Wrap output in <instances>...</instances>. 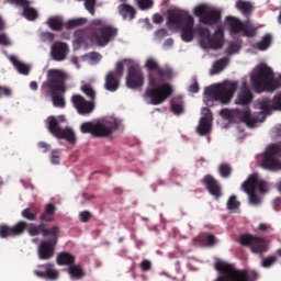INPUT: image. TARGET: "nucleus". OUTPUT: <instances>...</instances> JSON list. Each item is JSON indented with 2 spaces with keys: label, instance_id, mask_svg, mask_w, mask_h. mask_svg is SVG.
<instances>
[{
  "label": "nucleus",
  "instance_id": "53",
  "mask_svg": "<svg viewBox=\"0 0 281 281\" xmlns=\"http://www.w3.org/2000/svg\"><path fill=\"white\" fill-rule=\"evenodd\" d=\"M138 5L140 10H148V8H153V0H138Z\"/></svg>",
  "mask_w": 281,
  "mask_h": 281
},
{
  "label": "nucleus",
  "instance_id": "64",
  "mask_svg": "<svg viewBox=\"0 0 281 281\" xmlns=\"http://www.w3.org/2000/svg\"><path fill=\"white\" fill-rule=\"evenodd\" d=\"M0 93H2L3 95H11L12 91L9 90V88L7 87H0Z\"/></svg>",
  "mask_w": 281,
  "mask_h": 281
},
{
  "label": "nucleus",
  "instance_id": "60",
  "mask_svg": "<svg viewBox=\"0 0 281 281\" xmlns=\"http://www.w3.org/2000/svg\"><path fill=\"white\" fill-rule=\"evenodd\" d=\"M157 38H166L168 36V31L166 29H159L156 31Z\"/></svg>",
  "mask_w": 281,
  "mask_h": 281
},
{
  "label": "nucleus",
  "instance_id": "54",
  "mask_svg": "<svg viewBox=\"0 0 281 281\" xmlns=\"http://www.w3.org/2000/svg\"><path fill=\"white\" fill-rule=\"evenodd\" d=\"M140 269L142 271H150V269H153V263L150 262V260L144 259L140 262Z\"/></svg>",
  "mask_w": 281,
  "mask_h": 281
},
{
  "label": "nucleus",
  "instance_id": "16",
  "mask_svg": "<svg viewBox=\"0 0 281 281\" xmlns=\"http://www.w3.org/2000/svg\"><path fill=\"white\" fill-rule=\"evenodd\" d=\"M71 102L75 109H77V113H79V115H90V113H93L95 109V103L87 101V99L80 94L72 95Z\"/></svg>",
  "mask_w": 281,
  "mask_h": 281
},
{
  "label": "nucleus",
  "instance_id": "29",
  "mask_svg": "<svg viewBox=\"0 0 281 281\" xmlns=\"http://www.w3.org/2000/svg\"><path fill=\"white\" fill-rule=\"evenodd\" d=\"M10 61L12 63L13 67H15V69L19 71V74H22V76H30V66L19 61L16 56H11Z\"/></svg>",
  "mask_w": 281,
  "mask_h": 281
},
{
  "label": "nucleus",
  "instance_id": "24",
  "mask_svg": "<svg viewBox=\"0 0 281 281\" xmlns=\"http://www.w3.org/2000/svg\"><path fill=\"white\" fill-rule=\"evenodd\" d=\"M56 262L59 267H71V265H76V256L70 252L63 251L57 255Z\"/></svg>",
  "mask_w": 281,
  "mask_h": 281
},
{
  "label": "nucleus",
  "instance_id": "43",
  "mask_svg": "<svg viewBox=\"0 0 281 281\" xmlns=\"http://www.w3.org/2000/svg\"><path fill=\"white\" fill-rule=\"evenodd\" d=\"M37 213L36 211H32V209L27 207L22 211V217L26 221H36Z\"/></svg>",
  "mask_w": 281,
  "mask_h": 281
},
{
  "label": "nucleus",
  "instance_id": "7",
  "mask_svg": "<svg viewBox=\"0 0 281 281\" xmlns=\"http://www.w3.org/2000/svg\"><path fill=\"white\" fill-rule=\"evenodd\" d=\"M117 128H120L117 121L105 123L83 122L80 125L81 133L90 134L92 137H109L110 135H113V131H117Z\"/></svg>",
  "mask_w": 281,
  "mask_h": 281
},
{
  "label": "nucleus",
  "instance_id": "59",
  "mask_svg": "<svg viewBox=\"0 0 281 281\" xmlns=\"http://www.w3.org/2000/svg\"><path fill=\"white\" fill-rule=\"evenodd\" d=\"M38 148H41L42 153H49V144L45 143V142H40L37 144Z\"/></svg>",
  "mask_w": 281,
  "mask_h": 281
},
{
  "label": "nucleus",
  "instance_id": "20",
  "mask_svg": "<svg viewBox=\"0 0 281 281\" xmlns=\"http://www.w3.org/2000/svg\"><path fill=\"white\" fill-rule=\"evenodd\" d=\"M202 183L205 186L211 196L214 199H221L223 196V191L218 181L214 177L207 175L203 178Z\"/></svg>",
  "mask_w": 281,
  "mask_h": 281
},
{
  "label": "nucleus",
  "instance_id": "33",
  "mask_svg": "<svg viewBox=\"0 0 281 281\" xmlns=\"http://www.w3.org/2000/svg\"><path fill=\"white\" fill-rule=\"evenodd\" d=\"M271 34H266L260 42L255 44V49H259V52H265L269 49V47L271 46Z\"/></svg>",
  "mask_w": 281,
  "mask_h": 281
},
{
  "label": "nucleus",
  "instance_id": "27",
  "mask_svg": "<svg viewBox=\"0 0 281 281\" xmlns=\"http://www.w3.org/2000/svg\"><path fill=\"white\" fill-rule=\"evenodd\" d=\"M119 12L124 20L128 19L130 21H133V19H135V8L130 4H121L119 7Z\"/></svg>",
  "mask_w": 281,
  "mask_h": 281
},
{
  "label": "nucleus",
  "instance_id": "42",
  "mask_svg": "<svg viewBox=\"0 0 281 281\" xmlns=\"http://www.w3.org/2000/svg\"><path fill=\"white\" fill-rule=\"evenodd\" d=\"M218 172H220L221 177H223L224 179H227V177H231V175H232V166L223 162L218 167Z\"/></svg>",
  "mask_w": 281,
  "mask_h": 281
},
{
  "label": "nucleus",
  "instance_id": "1",
  "mask_svg": "<svg viewBox=\"0 0 281 281\" xmlns=\"http://www.w3.org/2000/svg\"><path fill=\"white\" fill-rule=\"evenodd\" d=\"M145 67L149 71L147 78L151 88L145 90L143 99L147 104H153L154 106L164 104L175 91L170 83H164L172 78V68L159 66L155 58H148Z\"/></svg>",
  "mask_w": 281,
  "mask_h": 281
},
{
  "label": "nucleus",
  "instance_id": "39",
  "mask_svg": "<svg viewBox=\"0 0 281 281\" xmlns=\"http://www.w3.org/2000/svg\"><path fill=\"white\" fill-rule=\"evenodd\" d=\"M171 111L175 115H181L183 113V101L181 99L171 101Z\"/></svg>",
  "mask_w": 281,
  "mask_h": 281
},
{
  "label": "nucleus",
  "instance_id": "45",
  "mask_svg": "<svg viewBox=\"0 0 281 281\" xmlns=\"http://www.w3.org/2000/svg\"><path fill=\"white\" fill-rule=\"evenodd\" d=\"M95 3H98V0H85V8L92 16L95 14Z\"/></svg>",
  "mask_w": 281,
  "mask_h": 281
},
{
  "label": "nucleus",
  "instance_id": "36",
  "mask_svg": "<svg viewBox=\"0 0 281 281\" xmlns=\"http://www.w3.org/2000/svg\"><path fill=\"white\" fill-rule=\"evenodd\" d=\"M236 8L239 10V12L244 14H249L254 10V5L250 4V2H247L245 0H238L236 2Z\"/></svg>",
  "mask_w": 281,
  "mask_h": 281
},
{
  "label": "nucleus",
  "instance_id": "19",
  "mask_svg": "<svg viewBox=\"0 0 281 281\" xmlns=\"http://www.w3.org/2000/svg\"><path fill=\"white\" fill-rule=\"evenodd\" d=\"M40 270H35L34 274L37 278H44L45 280H58L60 273L54 268L53 263H45L38 266Z\"/></svg>",
  "mask_w": 281,
  "mask_h": 281
},
{
  "label": "nucleus",
  "instance_id": "8",
  "mask_svg": "<svg viewBox=\"0 0 281 281\" xmlns=\"http://www.w3.org/2000/svg\"><path fill=\"white\" fill-rule=\"evenodd\" d=\"M115 38H117V29L111 25L97 27L89 35L90 43L98 47H106Z\"/></svg>",
  "mask_w": 281,
  "mask_h": 281
},
{
  "label": "nucleus",
  "instance_id": "32",
  "mask_svg": "<svg viewBox=\"0 0 281 281\" xmlns=\"http://www.w3.org/2000/svg\"><path fill=\"white\" fill-rule=\"evenodd\" d=\"M195 32L199 34L201 45L205 47L212 36V32L203 26L198 27Z\"/></svg>",
  "mask_w": 281,
  "mask_h": 281
},
{
  "label": "nucleus",
  "instance_id": "58",
  "mask_svg": "<svg viewBox=\"0 0 281 281\" xmlns=\"http://www.w3.org/2000/svg\"><path fill=\"white\" fill-rule=\"evenodd\" d=\"M44 212L54 216V214H56V205H54L53 203H48Z\"/></svg>",
  "mask_w": 281,
  "mask_h": 281
},
{
  "label": "nucleus",
  "instance_id": "47",
  "mask_svg": "<svg viewBox=\"0 0 281 281\" xmlns=\"http://www.w3.org/2000/svg\"><path fill=\"white\" fill-rule=\"evenodd\" d=\"M238 52H240V45H238V43L235 42L231 43L226 48V54H228L229 56L238 54Z\"/></svg>",
  "mask_w": 281,
  "mask_h": 281
},
{
  "label": "nucleus",
  "instance_id": "38",
  "mask_svg": "<svg viewBox=\"0 0 281 281\" xmlns=\"http://www.w3.org/2000/svg\"><path fill=\"white\" fill-rule=\"evenodd\" d=\"M85 23H87V19L79 18V19L69 20L65 24V26H66V30H74L75 27H80L81 25H85Z\"/></svg>",
  "mask_w": 281,
  "mask_h": 281
},
{
  "label": "nucleus",
  "instance_id": "34",
  "mask_svg": "<svg viewBox=\"0 0 281 281\" xmlns=\"http://www.w3.org/2000/svg\"><path fill=\"white\" fill-rule=\"evenodd\" d=\"M255 179V191L259 190L261 194L267 192V182L263 180L258 179V173H252L248 177V179Z\"/></svg>",
  "mask_w": 281,
  "mask_h": 281
},
{
  "label": "nucleus",
  "instance_id": "26",
  "mask_svg": "<svg viewBox=\"0 0 281 281\" xmlns=\"http://www.w3.org/2000/svg\"><path fill=\"white\" fill-rule=\"evenodd\" d=\"M67 271L72 280H82L85 278V269L80 265L72 263L68 267Z\"/></svg>",
  "mask_w": 281,
  "mask_h": 281
},
{
  "label": "nucleus",
  "instance_id": "2",
  "mask_svg": "<svg viewBox=\"0 0 281 281\" xmlns=\"http://www.w3.org/2000/svg\"><path fill=\"white\" fill-rule=\"evenodd\" d=\"M69 75L60 69H50L47 72V80L42 85V93L52 97L54 106L65 109V97L59 93L67 91Z\"/></svg>",
  "mask_w": 281,
  "mask_h": 281
},
{
  "label": "nucleus",
  "instance_id": "50",
  "mask_svg": "<svg viewBox=\"0 0 281 281\" xmlns=\"http://www.w3.org/2000/svg\"><path fill=\"white\" fill-rule=\"evenodd\" d=\"M278 258L276 256H270L262 260V267L266 269H269V267H272L277 262Z\"/></svg>",
  "mask_w": 281,
  "mask_h": 281
},
{
  "label": "nucleus",
  "instance_id": "57",
  "mask_svg": "<svg viewBox=\"0 0 281 281\" xmlns=\"http://www.w3.org/2000/svg\"><path fill=\"white\" fill-rule=\"evenodd\" d=\"M91 218V213L89 211H83L80 213V220L82 223H89Z\"/></svg>",
  "mask_w": 281,
  "mask_h": 281
},
{
  "label": "nucleus",
  "instance_id": "30",
  "mask_svg": "<svg viewBox=\"0 0 281 281\" xmlns=\"http://www.w3.org/2000/svg\"><path fill=\"white\" fill-rule=\"evenodd\" d=\"M256 106L263 111V113H269L270 111H274L273 109V100L269 98L259 99L256 101Z\"/></svg>",
  "mask_w": 281,
  "mask_h": 281
},
{
  "label": "nucleus",
  "instance_id": "14",
  "mask_svg": "<svg viewBox=\"0 0 281 281\" xmlns=\"http://www.w3.org/2000/svg\"><path fill=\"white\" fill-rule=\"evenodd\" d=\"M30 224L24 221H20L13 226L0 224V238H16V236L25 234V231L30 234Z\"/></svg>",
  "mask_w": 281,
  "mask_h": 281
},
{
  "label": "nucleus",
  "instance_id": "3",
  "mask_svg": "<svg viewBox=\"0 0 281 281\" xmlns=\"http://www.w3.org/2000/svg\"><path fill=\"white\" fill-rule=\"evenodd\" d=\"M29 234L31 236H40L42 234L44 237L50 236L47 240H42L37 247V255L40 260H52V257L56 254V245H58V238H60V227L54 225L47 228L44 224L31 223L29 227Z\"/></svg>",
  "mask_w": 281,
  "mask_h": 281
},
{
  "label": "nucleus",
  "instance_id": "12",
  "mask_svg": "<svg viewBox=\"0 0 281 281\" xmlns=\"http://www.w3.org/2000/svg\"><path fill=\"white\" fill-rule=\"evenodd\" d=\"M239 244L243 247H249L252 254H266L269 250V246L267 245V239L263 237H259L251 234H243L239 236Z\"/></svg>",
  "mask_w": 281,
  "mask_h": 281
},
{
  "label": "nucleus",
  "instance_id": "31",
  "mask_svg": "<svg viewBox=\"0 0 281 281\" xmlns=\"http://www.w3.org/2000/svg\"><path fill=\"white\" fill-rule=\"evenodd\" d=\"M239 117L241 122H245L248 126H256L259 120L251 116V111L249 109L239 112Z\"/></svg>",
  "mask_w": 281,
  "mask_h": 281
},
{
  "label": "nucleus",
  "instance_id": "41",
  "mask_svg": "<svg viewBox=\"0 0 281 281\" xmlns=\"http://www.w3.org/2000/svg\"><path fill=\"white\" fill-rule=\"evenodd\" d=\"M81 91L89 98V100H95V90H93V87L91 85L86 83L81 86Z\"/></svg>",
  "mask_w": 281,
  "mask_h": 281
},
{
  "label": "nucleus",
  "instance_id": "40",
  "mask_svg": "<svg viewBox=\"0 0 281 281\" xmlns=\"http://www.w3.org/2000/svg\"><path fill=\"white\" fill-rule=\"evenodd\" d=\"M201 240L206 247H214L216 245V236L214 234L205 233L202 235Z\"/></svg>",
  "mask_w": 281,
  "mask_h": 281
},
{
  "label": "nucleus",
  "instance_id": "56",
  "mask_svg": "<svg viewBox=\"0 0 281 281\" xmlns=\"http://www.w3.org/2000/svg\"><path fill=\"white\" fill-rule=\"evenodd\" d=\"M0 45H3V47H8L11 45L10 40L8 38V35H5V33L0 34Z\"/></svg>",
  "mask_w": 281,
  "mask_h": 281
},
{
  "label": "nucleus",
  "instance_id": "22",
  "mask_svg": "<svg viewBox=\"0 0 281 281\" xmlns=\"http://www.w3.org/2000/svg\"><path fill=\"white\" fill-rule=\"evenodd\" d=\"M254 100V93H251V90L247 86V83H244L241 86V90L239 94L237 95L236 104H241V106H249Z\"/></svg>",
  "mask_w": 281,
  "mask_h": 281
},
{
  "label": "nucleus",
  "instance_id": "6",
  "mask_svg": "<svg viewBox=\"0 0 281 281\" xmlns=\"http://www.w3.org/2000/svg\"><path fill=\"white\" fill-rule=\"evenodd\" d=\"M238 89V82L224 81L222 83H215L204 89V95L213 102H220L221 104H229L234 98V93Z\"/></svg>",
  "mask_w": 281,
  "mask_h": 281
},
{
  "label": "nucleus",
  "instance_id": "4",
  "mask_svg": "<svg viewBox=\"0 0 281 281\" xmlns=\"http://www.w3.org/2000/svg\"><path fill=\"white\" fill-rule=\"evenodd\" d=\"M168 25L181 30V38L184 43L194 41V18L188 13L179 11H168Z\"/></svg>",
  "mask_w": 281,
  "mask_h": 281
},
{
  "label": "nucleus",
  "instance_id": "15",
  "mask_svg": "<svg viewBox=\"0 0 281 281\" xmlns=\"http://www.w3.org/2000/svg\"><path fill=\"white\" fill-rule=\"evenodd\" d=\"M145 78L142 69L132 66L127 70L125 85L127 89H142L144 87Z\"/></svg>",
  "mask_w": 281,
  "mask_h": 281
},
{
  "label": "nucleus",
  "instance_id": "63",
  "mask_svg": "<svg viewBox=\"0 0 281 281\" xmlns=\"http://www.w3.org/2000/svg\"><path fill=\"white\" fill-rule=\"evenodd\" d=\"M153 22L159 25L160 23H164V16H161L159 13H156L153 16Z\"/></svg>",
  "mask_w": 281,
  "mask_h": 281
},
{
  "label": "nucleus",
  "instance_id": "48",
  "mask_svg": "<svg viewBox=\"0 0 281 281\" xmlns=\"http://www.w3.org/2000/svg\"><path fill=\"white\" fill-rule=\"evenodd\" d=\"M40 225H45V223H52V221H54V215L44 211L40 216Z\"/></svg>",
  "mask_w": 281,
  "mask_h": 281
},
{
  "label": "nucleus",
  "instance_id": "13",
  "mask_svg": "<svg viewBox=\"0 0 281 281\" xmlns=\"http://www.w3.org/2000/svg\"><path fill=\"white\" fill-rule=\"evenodd\" d=\"M124 76V61H119L115 69L105 75L104 90L114 93L120 89V80Z\"/></svg>",
  "mask_w": 281,
  "mask_h": 281
},
{
  "label": "nucleus",
  "instance_id": "46",
  "mask_svg": "<svg viewBox=\"0 0 281 281\" xmlns=\"http://www.w3.org/2000/svg\"><path fill=\"white\" fill-rule=\"evenodd\" d=\"M240 207V202L236 201V195H231L227 201V209L228 210H238Z\"/></svg>",
  "mask_w": 281,
  "mask_h": 281
},
{
  "label": "nucleus",
  "instance_id": "35",
  "mask_svg": "<svg viewBox=\"0 0 281 281\" xmlns=\"http://www.w3.org/2000/svg\"><path fill=\"white\" fill-rule=\"evenodd\" d=\"M23 16L26 18L27 21H36V19H38V11L30 5H24Z\"/></svg>",
  "mask_w": 281,
  "mask_h": 281
},
{
  "label": "nucleus",
  "instance_id": "18",
  "mask_svg": "<svg viewBox=\"0 0 281 281\" xmlns=\"http://www.w3.org/2000/svg\"><path fill=\"white\" fill-rule=\"evenodd\" d=\"M50 56L56 63L67 60V56H69V44L60 41L53 43L50 46Z\"/></svg>",
  "mask_w": 281,
  "mask_h": 281
},
{
  "label": "nucleus",
  "instance_id": "51",
  "mask_svg": "<svg viewBox=\"0 0 281 281\" xmlns=\"http://www.w3.org/2000/svg\"><path fill=\"white\" fill-rule=\"evenodd\" d=\"M58 153H60L58 149H54L50 155V162L54 166H58L60 164V156H58Z\"/></svg>",
  "mask_w": 281,
  "mask_h": 281
},
{
  "label": "nucleus",
  "instance_id": "10",
  "mask_svg": "<svg viewBox=\"0 0 281 281\" xmlns=\"http://www.w3.org/2000/svg\"><path fill=\"white\" fill-rule=\"evenodd\" d=\"M194 14L195 16H199L200 23L203 25H217V23H221L223 16L221 10L210 8L205 4L195 7Z\"/></svg>",
  "mask_w": 281,
  "mask_h": 281
},
{
  "label": "nucleus",
  "instance_id": "55",
  "mask_svg": "<svg viewBox=\"0 0 281 281\" xmlns=\"http://www.w3.org/2000/svg\"><path fill=\"white\" fill-rule=\"evenodd\" d=\"M11 5H20L21 8H23L24 5H30V1L27 0H8Z\"/></svg>",
  "mask_w": 281,
  "mask_h": 281
},
{
  "label": "nucleus",
  "instance_id": "44",
  "mask_svg": "<svg viewBox=\"0 0 281 281\" xmlns=\"http://www.w3.org/2000/svg\"><path fill=\"white\" fill-rule=\"evenodd\" d=\"M244 33V36H247L248 38H254L256 36V27L252 25L244 24V30L241 31Z\"/></svg>",
  "mask_w": 281,
  "mask_h": 281
},
{
  "label": "nucleus",
  "instance_id": "5",
  "mask_svg": "<svg viewBox=\"0 0 281 281\" xmlns=\"http://www.w3.org/2000/svg\"><path fill=\"white\" fill-rule=\"evenodd\" d=\"M250 82L257 93H262L267 89L276 91V89H281V74L279 79L273 81V70L269 66L262 65L256 74L251 75Z\"/></svg>",
  "mask_w": 281,
  "mask_h": 281
},
{
  "label": "nucleus",
  "instance_id": "61",
  "mask_svg": "<svg viewBox=\"0 0 281 281\" xmlns=\"http://www.w3.org/2000/svg\"><path fill=\"white\" fill-rule=\"evenodd\" d=\"M200 89L201 88L199 87V82L198 81H194V83L189 86L190 93H199Z\"/></svg>",
  "mask_w": 281,
  "mask_h": 281
},
{
  "label": "nucleus",
  "instance_id": "21",
  "mask_svg": "<svg viewBox=\"0 0 281 281\" xmlns=\"http://www.w3.org/2000/svg\"><path fill=\"white\" fill-rule=\"evenodd\" d=\"M241 188L248 193L249 201L252 205H258V203H260V198L256 194V178H247Z\"/></svg>",
  "mask_w": 281,
  "mask_h": 281
},
{
  "label": "nucleus",
  "instance_id": "62",
  "mask_svg": "<svg viewBox=\"0 0 281 281\" xmlns=\"http://www.w3.org/2000/svg\"><path fill=\"white\" fill-rule=\"evenodd\" d=\"M220 115L221 117H225L226 120H229L232 117V112L229 111V109H222L220 111Z\"/></svg>",
  "mask_w": 281,
  "mask_h": 281
},
{
  "label": "nucleus",
  "instance_id": "17",
  "mask_svg": "<svg viewBox=\"0 0 281 281\" xmlns=\"http://www.w3.org/2000/svg\"><path fill=\"white\" fill-rule=\"evenodd\" d=\"M202 115L203 116L200 119L199 125L196 126V133L201 136L207 135L212 132V120H214V115L210 108H203Z\"/></svg>",
  "mask_w": 281,
  "mask_h": 281
},
{
  "label": "nucleus",
  "instance_id": "9",
  "mask_svg": "<svg viewBox=\"0 0 281 281\" xmlns=\"http://www.w3.org/2000/svg\"><path fill=\"white\" fill-rule=\"evenodd\" d=\"M281 155V147L278 144H271L262 154L261 168L270 170V172L281 171V160L278 159Z\"/></svg>",
  "mask_w": 281,
  "mask_h": 281
},
{
  "label": "nucleus",
  "instance_id": "49",
  "mask_svg": "<svg viewBox=\"0 0 281 281\" xmlns=\"http://www.w3.org/2000/svg\"><path fill=\"white\" fill-rule=\"evenodd\" d=\"M41 38L44 43H52L54 42V38H56V34L52 32H44L41 34Z\"/></svg>",
  "mask_w": 281,
  "mask_h": 281
},
{
  "label": "nucleus",
  "instance_id": "28",
  "mask_svg": "<svg viewBox=\"0 0 281 281\" xmlns=\"http://www.w3.org/2000/svg\"><path fill=\"white\" fill-rule=\"evenodd\" d=\"M47 25L54 32H61L65 27V21L60 16H53L47 20Z\"/></svg>",
  "mask_w": 281,
  "mask_h": 281
},
{
  "label": "nucleus",
  "instance_id": "52",
  "mask_svg": "<svg viewBox=\"0 0 281 281\" xmlns=\"http://www.w3.org/2000/svg\"><path fill=\"white\" fill-rule=\"evenodd\" d=\"M272 106L274 111H281V93L274 95V98L272 99Z\"/></svg>",
  "mask_w": 281,
  "mask_h": 281
},
{
  "label": "nucleus",
  "instance_id": "37",
  "mask_svg": "<svg viewBox=\"0 0 281 281\" xmlns=\"http://www.w3.org/2000/svg\"><path fill=\"white\" fill-rule=\"evenodd\" d=\"M228 65H229V57H223L213 64V69L215 74H221V71H223V69H225V67H227Z\"/></svg>",
  "mask_w": 281,
  "mask_h": 281
},
{
  "label": "nucleus",
  "instance_id": "25",
  "mask_svg": "<svg viewBox=\"0 0 281 281\" xmlns=\"http://www.w3.org/2000/svg\"><path fill=\"white\" fill-rule=\"evenodd\" d=\"M226 23L229 25L232 34H240L245 30V23L237 18L227 16Z\"/></svg>",
  "mask_w": 281,
  "mask_h": 281
},
{
  "label": "nucleus",
  "instance_id": "23",
  "mask_svg": "<svg viewBox=\"0 0 281 281\" xmlns=\"http://www.w3.org/2000/svg\"><path fill=\"white\" fill-rule=\"evenodd\" d=\"M223 41L224 31L222 27H217L215 34L211 35L204 47H210L211 49H220V47H223Z\"/></svg>",
  "mask_w": 281,
  "mask_h": 281
},
{
  "label": "nucleus",
  "instance_id": "11",
  "mask_svg": "<svg viewBox=\"0 0 281 281\" xmlns=\"http://www.w3.org/2000/svg\"><path fill=\"white\" fill-rule=\"evenodd\" d=\"M47 128L49 133L54 135L57 139H66L68 144H76V133L70 127L63 130L58 119L55 116H48L47 119Z\"/></svg>",
  "mask_w": 281,
  "mask_h": 281
}]
</instances>
